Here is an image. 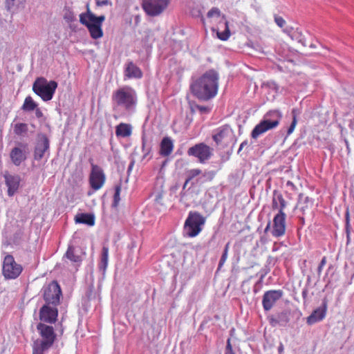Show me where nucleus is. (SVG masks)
Here are the masks:
<instances>
[{"instance_id":"obj_39","label":"nucleus","mask_w":354,"mask_h":354,"mask_svg":"<svg viewBox=\"0 0 354 354\" xmlns=\"http://www.w3.org/2000/svg\"><path fill=\"white\" fill-rule=\"evenodd\" d=\"M221 15V11L218 8H216V7H214L212 8V9H210L207 14V17L209 18H212L214 16H217V17H219Z\"/></svg>"},{"instance_id":"obj_35","label":"nucleus","mask_w":354,"mask_h":354,"mask_svg":"<svg viewBox=\"0 0 354 354\" xmlns=\"http://www.w3.org/2000/svg\"><path fill=\"white\" fill-rule=\"evenodd\" d=\"M229 248H230V243H227L225 248H224V250H223V252L222 254V256L220 259V261H219V263H218V269H220L223 265L224 263H225L227 259V254H228V250H229Z\"/></svg>"},{"instance_id":"obj_13","label":"nucleus","mask_w":354,"mask_h":354,"mask_svg":"<svg viewBox=\"0 0 354 354\" xmlns=\"http://www.w3.org/2000/svg\"><path fill=\"white\" fill-rule=\"evenodd\" d=\"M105 180L106 176L102 169L100 166L92 163L88 179L91 187L95 191L99 190L103 187Z\"/></svg>"},{"instance_id":"obj_37","label":"nucleus","mask_w":354,"mask_h":354,"mask_svg":"<svg viewBox=\"0 0 354 354\" xmlns=\"http://www.w3.org/2000/svg\"><path fill=\"white\" fill-rule=\"evenodd\" d=\"M201 174V170L199 169H192L187 171L188 180H191L196 176Z\"/></svg>"},{"instance_id":"obj_63","label":"nucleus","mask_w":354,"mask_h":354,"mask_svg":"<svg viewBox=\"0 0 354 354\" xmlns=\"http://www.w3.org/2000/svg\"><path fill=\"white\" fill-rule=\"evenodd\" d=\"M346 221H348V216L346 217Z\"/></svg>"},{"instance_id":"obj_28","label":"nucleus","mask_w":354,"mask_h":354,"mask_svg":"<svg viewBox=\"0 0 354 354\" xmlns=\"http://www.w3.org/2000/svg\"><path fill=\"white\" fill-rule=\"evenodd\" d=\"M95 219V214L93 212H80L77 213L74 220L75 222H92Z\"/></svg>"},{"instance_id":"obj_15","label":"nucleus","mask_w":354,"mask_h":354,"mask_svg":"<svg viewBox=\"0 0 354 354\" xmlns=\"http://www.w3.org/2000/svg\"><path fill=\"white\" fill-rule=\"evenodd\" d=\"M58 310L56 306L44 305L39 310V319L41 323L53 324L57 319Z\"/></svg>"},{"instance_id":"obj_5","label":"nucleus","mask_w":354,"mask_h":354,"mask_svg":"<svg viewBox=\"0 0 354 354\" xmlns=\"http://www.w3.org/2000/svg\"><path fill=\"white\" fill-rule=\"evenodd\" d=\"M57 87V83L54 80L48 81L46 78L37 77L32 84V91L44 101L52 100Z\"/></svg>"},{"instance_id":"obj_57","label":"nucleus","mask_w":354,"mask_h":354,"mask_svg":"<svg viewBox=\"0 0 354 354\" xmlns=\"http://www.w3.org/2000/svg\"><path fill=\"white\" fill-rule=\"evenodd\" d=\"M266 274H267V272H265L263 274H261V278H260V281L263 280V279L264 278V277Z\"/></svg>"},{"instance_id":"obj_46","label":"nucleus","mask_w":354,"mask_h":354,"mask_svg":"<svg viewBox=\"0 0 354 354\" xmlns=\"http://www.w3.org/2000/svg\"><path fill=\"white\" fill-rule=\"evenodd\" d=\"M197 109L201 112V113H208L209 111V109L207 106H197Z\"/></svg>"},{"instance_id":"obj_24","label":"nucleus","mask_w":354,"mask_h":354,"mask_svg":"<svg viewBox=\"0 0 354 354\" xmlns=\"http://www.w3.org/2000/svg\"><path fill=\"white\" fill-rule=\"evenodd\" d=\"M285 223H272V228H270L271 223H268L266 227L265 228L266 232H268L270 229L271 234L275 237H279L285 233L286 227Z\"/></svg>"},{"instance_id":"obj_62","label":"nucleus","mask_w":354,"mask_h":354,"mask_svg":"<svg viewBox=\"0 0 354 354\" xmlns=\"http://www.w3.org/2000/svg\"><path fill=\"white\" fill-rule=\"evenodd\" d=\"M298 216L300 218V219L301 220V221H304V220H305V218H304V217H303V216H300L299 215Z\"/></svg>"},{"instance_id":"obj_51","label":"nucleus","mask_w":354,"mask_h":354,"mask_svg":"<svg viewBox=\"0 0 354 354\" xmlns=\"http://www.w3.org/2000/svg\"><path fill=\"white\" fill-rule=\"evenodd\" d=\"M205 176H207L209 180H212L214 176V173L213 171H208L205 173Z\"/></svg>"},{"instance_id":"obj_6","label":"nucleus","mask_w":354,"mask_h":354,"mask_svg":"<svg viewBox=\"0 0 354 354\" xmlns=\"http://www.w3.org/2000/svg\"><path fill=\"white\" fill-rule=\"evenodd\" d=\"M89 20H84L83 18L81 17V24L88 28L91 37L93 39H97L101 38L103 36L102 25L105 20V16H96L93 13H89Z\"/></svg>"},{"instance_id":"obj_16","label":"nucleus","mask_w":354,"mask_h":354,"mask_svg":"<svg viewBox=\"0 0 354 354\" xmlns=\"http://www.w3.org/2000/svg\"><path fill=\"white\" fill-rule=\"evenodd\" d=\"M233 136V131L227 124L221 126L216 129L212 134V139L217 145L223 142H227L228 139Z\"/></svg>"},{"instance_id":"obj_53","label":"nucleus","mask_w":354,"mask_h":354,"mask_svg":"<svg viewBox=\"0 0 354 354\" xmlns=\"http://www.w3.org/2000/svg\"><path fill=\"white\" fill-rule=\"evenodd\" d=\"M286 185L288 186H290L292 189H295V185L293 184V183H292L291 181L288 180L286 183Z\"/></svg>"},{"instance_id":"obj_19","label":"nucleus","mask_w":354,"mask_h":354,"mask_svg":"<svg viewBox=\"0 0 354 354\" xmlns=\"http://www.w3.org/2000/svg\"><path fill=\"white\" fill-rule=\"evenodd\" d=\"M6 185L8 187V194L12 196L18 190L21 178L18 175H4Z\"/></svg>"},{"instance_id":"obj_4","label":"nucleus","mask_w":354,"mask_h":354,"mask_svg":"<svg viewBox=\"0 0 354 354\" xmlns=\"http://www.w3.org/2000/svg\"><path fill=\"white\" fill-rule=\"evenodd\" d=\"M37 330L41 337V339L34 343L33 349L44 353V351L48 350L53 345L57 335L54 328L44 323H39L37 325Z\"/></svg>"},{"instance_id":"obj_21","label":"nucleus","mask_w":354,"mask_h":354,"mask_svg":"<svg viewBox=\"0 0 354 354\" xmlns=\"http://www.w3.org/2000/svg\"><path fill=\"white\" fill-rule=\"evenodd\" d=\"M124 75L128 79H140L142 72L133 62H129L126 64Z\"/></svg>"},{"instance_id":"obj_33","label":"nucleus","mask_w":354,"mask_h":354,"mask_svg":"<svg viewBox=\"0 0 354 354\" xmlns=\"http://www.w3.org/2000/svg\"><path fill=\"white\" fill-rule=\"evenodd\" d=\"M64 19L66 22L71 23L75 21V15L71 8L66 7L64 10Z\"/></svg>"},{"instance_id":"obj_1","label":"nucleus","mask_w":354,"mask_h":354,"mask_svg":"<svg viewBox=\"0 0 354 354\" xmlns=\"http://www.w3.org/2000/svg\"><path fill=\"white\" fill-rule=\"evenodd\" d=\"M218 80V73L214 69H209L198 77H192L190 91L198 100L207 101L216 95Z\"/></svg>"},{"instance_id":"obj_30","label":"nucleus","mask_w":354,"mask_h":354,"mask_svg":"<svg viewBox=\"0 0 354 354\" xmlns=\"http://www.w3.org/2000/svg\"><path fill=\"white\" fill-rule=\"evenodd\" d=\"M37 107V104L33 100L31 96H27L21 106V109L26 112L34 111Z\"/></svg>"},{"instance_id":"obj_20","label":"nucleus","mask_w":354,"mask_h":354,"mask_svg":"<svg viewBox=\"0 0 354 354\" xmlns=\"http://www.w3.org/2000/svg\"><path fill=\"white\" fill-rule=\"evenodd\" d=\"M205 223H185L183 234L185 237H195L203 230Z\"/></svg>"},{"instance_id":"obj_7","label":"nucleus","mask_w":354,"mask_h":354,"mask_svg":"<svg viewBox=\"0 0 354 354\" xmlns=\"http://www.w3.org/2000/svg\"><path fill=\"white\" fill-rule=\"evenodd\" d=\"M170 0H142V8L147 15L158 17L168 8Z\"/></svg>"},{"instance_id":"obj_59","label":"nucleus","mask_w":354,"mask_h":354,"mask_svg":"<svg viewBox=\"0 0 354 354\" xmlns=\"http://www.w3.org/2000/svg\"><path fill=\"white\" fill-rule=\"evenodd\" d=\"M243 149V147L240 145L239 149L238 150V153H240V151Z\"/></svg>"},{"instance_id":"obj_29","label":"nucleus","mask_w":354,"mask_h":354,"mask_svg":"<svg viewBox=\"0 0 354 354\" xmlns=\"http://www.w3.org/2000/svg\"><path fill=\"white\" fill-rule=\"evenodd\" d=\"M28 131V126L26 123L18 122L13 127L14 133L18 136L24 137Z\"/></svg>"},{"instance_id":"obj_10","label":"nucleus","mask_w":354,"mask_h":354,"mask_svg":"<svg viewBox=\"0 0 354 354\" xmlns=\"http://www.w3.org/2000/svg\"><path fill=\"white\" fill-rule=\"evenodd\" d=\"M272 209L278 212L274 215L272 221H285L286 218V209L288 202L283 198L282 194L278 190H274L272 193Z\"/></svg>"},{"instance_id":"obj_58","label":"nucleus","mask_w":354,"mask_h":354,"mask_svg":"<svg viewBox=\"0 0 354 354\" xmlns=\"http://www.w3.org/2000/svg\"><path fill=\"white\" fill-rule=\"evenodd\" d=\"M189 180H188V178H187L185 183H184V185H183V188H185L186 187V185H187V183H189Z\"/></svg>"},{"instance_id":"obj_14","label":"nucleus","mask_w":354,"mask_h":354,"mask_svg":"<svg viewBox=\"0 0 354 354\" xmlns=\"http://www.w3.org/2000/svg\"><path fill=\"white\" fill-rule=\"evenodd\" d=\"M283 295L281 290H271L264 292L262 298V306L265 311H269Z\"/></svg>"},{"instance_id":"obj_12","label":"nucleus","mask_w":354,"mask_h":354,"mask_svg":"<svg viewBox=\"0 0 354 354\" xmlns=\"http://www.w3.org/2000/svg\"><path fill=\"white\" fill-rule=\"evenodd\" d=\"M22 266L16 263L14 257L8 254L5 257L3 263V274L7 279L17 278L22 272Z\"/></svg>"},{"instance_id":"obj_36","label":"nucleus","mask_w":354,"mask_h":354,"mask_svg":"<svg viewBox=\"0 0 354 354\" xmlns=\"http://www.w3.org/2000/svg\"><path fill=\"white\" fill-rule=\"evenodd\" d=\"M121 192V185H118L115 187V193L113 196V205L117 206L120 200V194Z\"/></svg>"},{"instance_id":"obj_27","label":"nucleus","mask_w":354,"mask_h":354,"mask_svg":"<svg viewBox=\"0 0 354 354\" xmlns=\"http://www.w3.org/2000/svg\"><path fill=\"white\" fill-rule=\"evenodd\" d=\"M109 261V247L104 245L102 250V254L100 257V261L98 265V268L100 271L104 274L106 270Z\"/></svg>"},{"instance_id":"obj_60","label":"nucleus","mask_w":354,"mask_h":354,"mask_svg":"<svg viewBox=\"0 0 354 354\" xmlns=\"http://www.w3.org/2000/svg\"><path fill=\"white\" fill-rule=\"evenodd\" d=\"M133 162H132L129 165V170L131 169V168L133 167Z\"/></svg>"},{"instance_id":"obj_40","label":"nucleus","mask_w":354,"mask_h":354,"mask_svg":"<svg viewBox=\"0 0 354 354\" xmlns=\"http://www.w3.org/2000/svg\"><path fill=\"white\" fill-rule=\"evenodd\" d=\"M89 13H93L89 8V5H86V12H83L80 15V22L81 23V17L83 18L84 20H89L90 19V15Z\"/></svg>"},{"instance_id":"obj_3","label":"nucleus","mask_w":354,"mask_h":354,"mask_svg":"<svg viewBox=\"0 0 354 354\" xmlns=\"http://www.w3.org/2000/svg\"><path fill=\"white\" fill-rule=\"evenodd\" d=\"M282 118V113L279 110H271L267 112L263 120L257 124L251 133V137L257 139L265 132L277 127Z\"/></svg>"},{"instance_id":"obj_9","label":"nucleus","mask_w":354,"mask_h":354,"mask_svg":"<svg viewBox=\"0 0 354 354\" xmlns=\"http://www.w3.org/2000/svg\"><path fill=\"white\" fill-rule=\"evenodd\" d=\"M44 299L46 301L45 305H52L57 306L60 303V297L62 290L57 281H52L43 288Z\"/></svg>"},{"instance_id":"obj_26","label":"nucleus","mask_w":354,"mask_h":354,"mask_svg":"<svg viewBox=\"0 0 354 354\" xmlns=\"http://www.w3.org/2000/svg\"><path fill=\"white\" fill-rule=\"evenodd\" d=\"M132 127L131 124L120 123L115 127V135L117 137L127 138L131 135Z\"/></svg>"},{"instance_id":"obj_41","label":"nucleus","mask_w":354,"mask_h":354,"mask_svg":"<svg viewBox=\"0 0 354 354\" xmlns=\"http://www.w3.org/2000/svg\"><path fill=\"white\" fill-rule=\"evenodd\" d=\"M326 263V257H324L319 266H318V268H317V274H318V277L319 278L320 275H321V273L322 272V270H323V268L325 266Z\"/></svg>"},{"instance_id":"obj_34","label":"nucleus","mask_w":354,"mask_h":354,"mask_svg":"<svg viewBox=\"0 0 354 354\" xmlns=\"http://www.w3.org/2000/svg\"><path fill=\"white\" fill-rule=\"evenodd\" d=\"M185 221H205V218L196 212H190Z\"/></svg>"},{"instance_id":"obj_8","label":"nucleus","mask_w":354,"mask_h":354,"mask_svg":"<svg viewBox=\"0 0 354 354\" xmlns=\"http://www.w3.org/2000/svg\"><path fill=\"white\" fill-rule=\"evenodd\" d=\"M49 156L50 140L46 134L39 133L34 148V159L41 160L42 158H46V161H47Z\"/></svg>"},{"instance_id":"obj_54","label":"nucleus","mask_w":354,"mask_h":354,"mask_svg":"<svg viewBox=\"0 0 354 354\" xmlns=\"http://www.w3.org/2000/svg\"><path fill=\"white\" fill-rule=\"evenodd\" d=\"M241 145H242L243 147H245V146H248V140H244L241 144Z\"/></svg>"},{"instance_id":"obj_47","label":"nucleus","mask_w":354,"mask_h":354,"mask_svg":"<svg viewBox=\"0 0 354 354\" xmlns=\"http://www.w3.org/2000/svg\"><path fill=\"white\" fill-rule=\"evenodd\" d=\"M35 115L37 118H41L43 117V113L39 108L37 107L35 109Z\"/></svg>"},{"instance_id":"obj_52","label":"nucleus","mask_w":354,"mask_h":354,"mask_svg":"<svg viewBox=\"0 0 354 354\" xmlns=\"http://www.w3.org/2000/svg\"><path fill=\"white\" fill-rule=\"evenodd\" d=\"M283 350H284V346H283V344L280 342L279 346H278V352L279 354H282L283 352Z\"/></svg>"},{"instance_id":"obj_49","label":"nucleus","mask_w":354,"mask_h":354,"mask_svg":"<svg viewBox=\"0 0 354 354\" xmlns=\"http://www.w3.org/2000/svg\"><path fill=\"white\" fill-rule=\"evenodd\" d=\"M308 288H305L302 290L301 295L304 299H306L308 296Z\"/></svg>"},{"instance_id":"obj_2","label":"nucleus","mask_w":354,"mask_h":354,"mask_svg":"<svg viewBox=\"0 0 354 354\" xmlns=\"http://www.w3.org/2000/svg\"><path fill=\"white\" fill-rule=\"evenodd\" d=\"M138 95L136 91L129 86H124L114 91L111 96L113 112L118 117H127L136 112Z\"/></svg>"},{"instance_id":"obj_50","label":"nucleus","mask_w":354,"mask_h":354,"mask_svg":"<svg viewBox=\"0 0 354 354\" xmlns=\"http://www.w3.org/2000/svg\"><path fill=\"white\" fill-rule=\"evenodd\" d=\"M350 227H351L350 223L346 222V233H347L348 241L349 240Z\"/></svg>"},{"instance_id":"obj_17","label":"nucleus","mask_w":354,"mask_h":354,"mask_svg":"<svg viewBox=\"0 0 354 354\" xmlns=\"http://www.w3.org/2000/svg\"><path fill=\"white\" fill-rule=\"evenodd\" d=\"M19 145L20 147H14L10 153L11 161L16 166H19L26 159V149L27 145L22 143Z\"/></svg>"},{"instance_id":"obj_42","label":"nucleus","mask_w":354,"mask_h":354,"mask_svg":"<svg viewBox=\"0 0 354 354\" xmlns=\"http://www.w3.org/2000/svg\"><path fill=\"white\" fill-rule=\"evenodd\" d=\"M16 4V0H6V8L8 11H11Z\"/></svg>"},{"instance_id":"obj_25","label":"nucleus","mask_w":354,"mask_h":354,"mask_svg":"<svg viewBox=\"0 0 354 354\" xmlns=\"http://www.w3.org/2000/svg\"><path fill=\"white\" fill-rule=\"evenodd\" d=\"M83 252L80 248H75L73 246H68L65 254V257L70 261L77 263L81 261L80 257L82 256Z\"/></svg>"},{"instance_id":"obj_48","label":"nucleus","mask_w":354,"mask_h":354,"mask_svg":"<svg viewBox=\"0 0 354 354\" xmlns=\"http://www.w3.org/2000/svg\"><path fill=\"white\" fill-rule=\"evenodd\" d=\"M143 151L145 152L144 157H146L150 151V148H146L145 141L143 140Z\"/></svg>"},{"instance_id":"obj_31","label":"nucleus","mask_w":354,"mask_h":354,"mask_svg":"<svg viewBox=\"0 0 354 354\" xmlns=\"http://www.w3.org/2000/svg\"><path fill=\"white\" fill-rule=\"evenodd\" d=\"M299 114V111L297 109H292L291 115L292 118V122L287 130V136H290L295 130V127L297 124V115Z\"/></svg>"},{"instance_id":"obj_11","label":"nucleus","mask_w":354,"mask_h":354,"mask_svg":"<svg viewBox=\"0 0 354 354\" xmlns=\"http://www.w3.org/2000/svg\"><path fill=\"white\" fill-rule=\"evenodd\" d=\"M189 156L196 158L200 163L204 164L213 155V149L203 142L196 144L187 150Z\"/></svg>"},{"instance_id":"obj_45","label":"nucleus","mask_w":354,"mask_h":354,"mask_svg":"<svg viewBox=\"0 0 354 354\" xmlns=\"http://www.w3.org/2000/svg\"><path fill=\"white\" fill-rule=\"evenodd\" d=\"M111 3L109 0H100V1H96V5L97 6H108V5H111Z\"/></svg>"},{"instance_id":"obj_56","label":"nucleus","mask_w":354,"mask_h":354,"mask_svg":"<svg viewBox=\"0 0 354 354\" xmlns=\"http://www.w3.org/2000/svg\"><path fill=\"white\" fill-rule=\"evenodd\" d=\"M32 354H44V353L33 349Z\"/></svg>"},{"instance_id":"obj_44","label":"nucleus","mask_w":354,"mask_h":354,"mask_svg":"<svg viewBox=\"0 0 354 354\" xmlns=\"http://www.w3.org/2000/svg\"><path fill=\"white\" fill-rule=\"evenodd\" d=\"M274 21L280 28H282L286 24V21L279 16L274 17Z\"/></svg>"},{"instance_id":"obj_61","label":"nucleus","mask_w":354,"mask_h":354,"mask_svg":"<svg viewBox=\"0 0 354 354\" xmlns=\"http://www.w3.org/2000/svg\"><path fill=\"white\" fill-rule=\"evenodd\" d=\"M86 224H87L89 226H93L95 223H85Z\"/></svg>"},{"instance_id":"obj_43","label":"nucleus","mask_w":354,"mask_h":354,"mask_svg":"<svg viewBox=\"0 0 354 354\" xmlns=\"http://www.w3.org/2000/svg\"><path fill=\"white\" fill-rule=\"evenodd\" d=\"M225 354H235L233 351L232 346L230 343V339L227 340V345L225 348Z\"/></svg>"},{"instance_id":"obj_55","label":"nucleus","mask_w":354,"mask_h":354,"mask_svg":"<svg viewBox=\"0 0 354 354\" xmlns=\"http://www.w3.org/2000/svg\"><path fill=\"white\" fill-rule=\"evenodd\" d=\"M295 209H296V210H298V209H299V210L302 211V212H304V207H303V206H301V207H297Z\"/></svg>"},{"instance_id":"obj_22","label":"nucleus","mask_w":354,"mask_h":354,"mask_svg":"<svg viewBox=\"0 0 354 354\" xmlns=\"http://www.w3.org/2000/svg\"><path fill=\"white\" fill-rule=\"evenodd\" d=\"M289 321L290 313L288 311H283L274 316L272 315L269 317L270 324L272 326H286Z\"/></svg>"},{"instance_id":"obj_23","label":"nucleus","mask_w":354,"mask_h":354,"mask_svg":"<svg viewBox=\"0 0 354 354\" xmlns=\"http://www.w3.org/2000/svg\"><path fill=\"white\" fill-rule=\"evenodd\" d=\"M174 149L173 140L169 137H165L160 145V154L162 156H169Z\"/></svg>"},{"instance_id":"obj_32","label":"nucleus","mask_w":354,"mask_h":354,"mask_svg":"<svg viewBox=\"0 0 354 354\" xmlns=\"http://www.w3.org/2000/svg\"><path fill=\"white\" fill-rule=\"evenodd\" d=\"M224 26L225 30L223 32H217V36L221 40L226 41L229 39L230 36V31L227 21H225Z\"/></svg>"},{"instance_id":"obj_38","label":"nucleus","mask_w":354,"mask_h":354,"mask_svg":"<svg viewBox=\"0 0 354 354\" xmlns=\"http://www.w3.org/2000/svg\"><path fill=\"white\" fill-rule=\"evenodd\" d=\"M304 201V202L305 203H306V207H306V208L308 207V204H310V205H313V201H312V199H310V198L309 197H308V196H304V194H300L299 195V205H301V203H302V201Z\"/></svg>"},{"instance_id":"obj_18","label":"nucleus","mask_w":354,"mask_h":354,"mask_svg":"<svg viewBox=\"0 0 354 354\" xmlns=\"http://www.w3.org/2000/svg\"><path fill=\"white\" fill-rule=\"evenodd\" d=\"M327 304L324 301L322 306L314 310L312 313L307 317L306 322L308 325H313L324 319L326 315Z\"/></svg>"}]
</instances>
